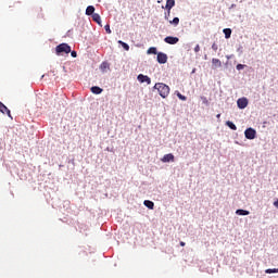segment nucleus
<instances>
[{
	"label": "nucleus",
	"mask_w": 278,
	"mask_h": 278,
	"mask_svg": "<svg viewBox=\"0 0 278 278\" xmlns=\"http://www.w3.org/2000/svg\"><path fill=\"white\" fill-rule=\"evenodd\" d=\"M216 118H220V114H217V115H216Z\"/></svg>",
	"instance_id": "32"
},
{
	"label": "nucleus",
	"mask_w": 278,
	"mask_h": 278,
	"mask_svg": "<svg viewBox=\"0 0 278 278\" xmlns=\"http://www.w3.org/2000/svg\"><path fill=\"white\" fill-rule=\"evenodd\" d=\"M223 33L225 34L226 39L231 38V28H225Z\"/></svg>",
	"instance_id": "18"
},
{
	"label": "nucleus",
	"mask_w": 278,
	"mask_h": 278,
	"mask_svg": "<svg viewBox=\"0 0 278 278\" xmlns=\"http://www.w3.org/2000/svg\"><path fill=\"white\" fill-rule=\"evenodd\" d=\"M201 101L204 103V105H210V101L205 97H201Z\"/></svg>",
	"instance_id": "24"
},
{
	"label": "nucleus",
	"mask_w": 278,
	"mask_h": 278,
	"mask_svg": "<svg viewBox=\"0 0 278 278\" xmlns=\"http://www.w3.org/2000/svg\"><path fill=\"white\" fill-rule=\"evenodd\" d=\"M212 49H213V51H218V45L213 43V45H212Z\"/></svg>",
	"instance_id": "28"
},
{
	"label": "nucleus",
	"mask_w": 278,
	"mask_h": 278,
	"mask_svg": "<svg viewBox=\"0 0 278 278\" xmlns=\"http://www.w3.org/2000/svg\"><path fill=\"white\" fill-rule=\"evenodd\" d=\"M86 14L87 16H92L94 14V7L92 5L87 7Z\"/></svg>",
	"instance_id": "15"
},
{
	"label": "nucleus",
	"mask_w": 278,
	"mask_h": 278,
	"mask_svg": "<svg viewBox=\"0 0 278 278\" xmlns=\"http://www.w3.org/2000/svg\"><path fill=\"white\" fill-rule=\"evenodd\" d=\"M212 64L214 66H217L218 68H220V66H223V63L218 59H212Z\"/></svg>",
	"instance_id": "19"
},
{
	"label": "nucleus",
	"mask_w": 278,
	"mask_h": 278,
	"mask_svg": "<svg viewBox=\"0 0 278 278\" xmlns=\"http://www.w3.org/2000/svg\"><path fill=\"white\" fill-rule=\"evenodd\" d=\"M55 53L56 55H63V53L68 54L71 53V46H68V43H60L55 48Z\"/></svg>",
	"instance_id": "2"
},
{
	"label": "nucleus",
	"mask_w": 278,
	"mask_h": 278,
	"mask_svg": "<svg viewBox=\"0 0 278 278\" xmlns=\"http://www.w3.org/2000/svg\"><path fill=\"white\" fill-rule=\"evenodd\" d=\"M199 51H201V46L197 45V46L194 47V52H195V53H199Z\"/></svg>",
	"instance_id": "26"
},
{
	"label": "nucleus",
	"mask_w": 278,
	"mask_h": 278,
	"mask_svg": "<svg viewBox=\"0 0 278 278\" xmlns=\"http://www.w3.org/2000/svg\"><path fill=\"white\" fill-rule=\"evenodd\" d=\"M156 60L159 64H166V62H168V55H166L164 52H159Z\"/></svg>",
	"instance_id": "4"
},
{
	"label": "nucleus",
	"mask_w": 278,
	"mask_h": 278,
	"mask_svg": "<svg viewBox=\"0 0 278 278\" xmlns=\"http://www.w3.org/2000/svg\"><path fill=\"white\" fill-rule=\"evenodd\" d=\"M0 112L2 114H8V116L10 118H12V114L10 113V111L8 110V106H5V104H3V102H0Z\"/></svg>",
	"instance_id": "10"
},
{
	"label": "nucleus",
	"mask_w": 278,
	"mask_h": 278,
	"mask_svg": "<svg viewBox=\"0 0 278 278\" xmlns=\"http://www.w3.org/2000/svg\"><path fill=\"white\" fill-rule=\"evenodd\" d=\"M173 8H175V0H167L165 5V10H167V16H170V10H173Z\"/></svg>",
	"instance_id": "7"
},
{
	"label": "nucleus",
	"mask_w": 278,
	"mask_h": 278,
	"mask_svg": "<svg viewBox=\"0 0 278 278\" xmlns=\"http://www.w3.org/2000/svg\"><path fill=\"white\" fill-rule=\"evenodd\" d=\"M104 29H105L106 34H112V30L110 29V25H105Z\"/></svg>",
	"instance_id": "25"
},
{
	"label": "nucleus",
	"mask_w": 278,
	"mask_h": 278,
	"mask_svg": "<svg viewBox=\"0 0 278 278\" xmlns=\"http://www.w3.org/2000/svg\"><path fill=\"white\" fill-rule=\"evenodd\" d=\"M91 92L93 94H101V92H103V89L101 87L93 86V87H91Z\"/></svg>",
	"instance_id": "12"
},
{
	"label": "nucleus",
	"mask_w": 278,
	"mask_h": 278,
	"mask_svg": "<svg viewBox=\"0 0 278 278\" xmlns=\"http://www.w3.org/2000/svg\"><path fill=\"white\" fill-rule=\"evenodd\" d=\"M147 53H148V55H151V54L152 55H157V48L151 47V48L148 49Z\"/></svg>",
	"instance_id": "16"
},
{
	"label": "nucleus",
	"mask_w": 278,
	"mask_h": 278,
	"mask_svg": "<svg viewBox=\"0 0 278 278\" xmlns=\"http://www.w3.org/2000/svg\"><path fill=\"white\" fill-rule=\"evenodd\" d=\"M244 136L248 140H255L257 131L254 128H247L244 131Z\"/></svg>",
	"instance_id": "3"
},
{
	"label": "nucleus",
	"mask_w": 278,
	"mask_h": 278,
	"mask_svg": "<svg viewBox=\"0 0 278 278\" xmlns=\"http://www.w3.org/2000/svg\"><path fill=\"white\" fill-rule=\"evenodd\" d=\"M119 45H122L123 49H125V51H129V45L125 43V41H118Z\"/></svg>",
	"instance_id": "21"
},
{
	"label": "nucleus",
	"mask_w": 278,
	"mask_h": 278,
	"mask_svg": "<svg viewBox=\"0 0 278 278\" xmlns=\"http://www.w3.org/2000/svg\"><path fill=\"white\" fill-rule=\"evenodd\" d=\"M265 273H266L267 275H273V274H275V273H278V268L266 269Z\"/></svg>",
	"instance_id": "22"
},
{
	"label": "nucleus",
	"mask_w": 278,
	"mask_h": 278,
	"mask_svg": "<svg viewBox=\"0 0 278 278\" xmlns=\"http://www.w3.org/2000/svg\"><path fill=\"white\" fill-rule=\"evenodd\" d=\"M177 97H178V99H180V101H187L188 100V98L186 96L181 94L180 92H177Z\"/></svg>",
	"instance_id": "23"
},
{
	"label": "nucleus",
	"mask_w": 278,
	"mask_h": 278,
	"mask_svg": "<svg viewBox=\"0 0 278 278\" xmlns=\"http://www.w3.org/2000/svg\"><path fill=\"white\" fill-rule=\"evenodd\" d=\"M154 90H157L162 99H166L170 94V87L164 83H156L154 85Z\"/></svg>",
	"instance_id": "1"
},
{
	"label": "nucleus",
	"mask_w": 278,
	"mask_h": 278,
	"mask_svg": "<svg viewBox=\"0 0 278 278\" xmlns=\"http://www.w3.org/2000/svg\"><path fill=\"white\" fill-rule=\"evenodd\" d=\"M164 41H165L167 45H177V42H179V38L168 36V37H166V38L164 39Z\"/></svg>",
	"instance_id": "9"
},
{
	"label": "nucleus",
	"mask_w": 278,
	"mask_h": 278,
	"mask_svg": "<svg viewBox=\"0 0 278 278\" xmlns=\"http://www.w3.org/2000/svg\"><path fill=\"white\" fill-rule=\"evenodd\" d=\"M236 214L238 216H249L250 212L247 211V210L239 208V210L236 211Z\"/></svg>",
	"instance_id": "13"
},
{
	"label": "nucleus",
	"mask_w": 278,
	"mask_h": 278,
	"mask_svg": "<svg viewBox=\"0 0 278 278\" xmlns=\"http://www.w3.org/2000/svg\"><path fill=\"white\" fill-rule=\"evenodd\" d=\"M180 247H186V242L180 241Z\"/></svg>",
	"instance_id": "31"
},
{
	"label": "nucleus",
	"mask_w": 278,
	"mask_h": 278,
	"mask_svg": "<svg viewBox=\"0 0 278 278\" xmlns=\"http://www.w3.org/2000/svg\"><path fill=\"white\" fill-rule=\"evenodd\" d=\"M143 205H146V207H148V210H153V207H155V203H153V201H151V200H146L143 202Z\"/></svg>",
	"instance_id": "11"
},
{
	"label": "nucleus",
	"mask_w": 278,
	"mask_h": 278,
	"mask_svg": "<svg viewBox=\"0 0 278 278\" xmlns=\"http://www.w3.org/2000/svg\"><path fill=\"white\" fill-rule=\"evenodd\" d=\"M71 55H72V58H77V52L76 51H72Z\"/></svg>",
	"instance_id": "29"
},
{
	"label": "nucleus",
	"mask_w": 278,
	"mask_h": 278,
	"mask_svg": "<svg viewBox=\"0 0 278 278\" xmlns=\"http://www.w3.org/2000/svg\"><path fill=\"white\" fill-rule=\"evenodd\" d=\"M170 25H174L175 27H177V25H179V17H174L173 21H169Z\"/></svg>",
	"instance_id": "20"
},
{
	"label": "nucleus",
	"mask_w": 278,
	"mask_h": 278,
	"mask_svg": "<svg viewBox=\"0 0 278 278\" xmlns=\"http://www.w3.org/2000/svg\"><path fill=\"white\" fill-rule=\"evenodd\" d=\"M138 81H140V84H148L151 85V78L147 75H143V74H139L138 77H137Z\"/></svg>",
	"instance_id": "6"
},
{
	"label": "nucleus",
	"mask_w": 278,
	"mask_h": 278,
	"mask_svg": "<svg viewBox=\"0 0 278 278\" xmlns=\"http://www.w3.org/2000/svg\"><path fill=\"white\" fill-rule=\"evenodd\" d=\"M91 16L94 23H98V25H101V15H99V13H93Z\"/></svg>",
	"instance_id": "14"
},
{
	"label": "nucleus",
	"mask_w": 278,
	"mask_h": 278,
	"mask_svg": "<svg viewBox=\"0 0 278 278\" xmlns=\"http://www.w3.org/2000/svg\"><path fill=\"white\" fill-rule=\"evenodd\" d=\"M227 127H229L230 129H232V131H236L238 129V127L236 126V124H233V122L228 121L226 122Z\"/></svg>",
	"instance_id": "17"
},
{
	"label": "nucleus",
	"mask_w": 278,
	"mask_h": 278,
	"mask_svg": "<svg viewBox=\"0 0 278 278\" xmlns=\"http://www.w3.org/2000/svg\"><path fill=\"white\" fill-rule=\"evenodd\" d=\"M236 68H237V71H242V70L244 68V65L238 64V65L236 66Z\"/></svg>",
	"instance_id": "27"
},
{
	"label": "nucleus",
	"mask_w": 278,
	"mask_h": 278,
	"mask_svg": "<svg viewBox=\"0 0 278 278\" xmlns=\"http://www.w3.org/2000/svg\"><path fill=\"white\" fill-rule=\"evenodd\" d=\"M161 162L163 163H168V162H175V155L173 153L165 154L162 159Z\"/></svg>",
	"instance_id": "8"
},
{
	"label": "nucleus",
	"mask_w": 278,
	"mask_h": 278,
	"mask_svg": "<svg viewBox=\"0 0 278 278\" xmlns=\"http://www.w3.org/2000/svg\"><path fill=\"white\" fill-rule=\"evenodd\" d=\"M237 105L239 110H244L249 105V100L247 98H240L237 101Z\"/></svg>",
	"instance_id": "5"
},
{
	"label": "nucleus",
	"mask_w": 278,
	"mask_h": 278,
	"mask_svg": "<svg viewBox=\"0 0 278 278\" xmlns=\"http://www.w3.org/2000/svg\"><path fill=\"white\" fill-rule=\"evenodd\" d=\"M101 68H108V63H105V62L102 63V64H101Z\"/></svg>",
	"instance_id": "30"
}]
</instances>
